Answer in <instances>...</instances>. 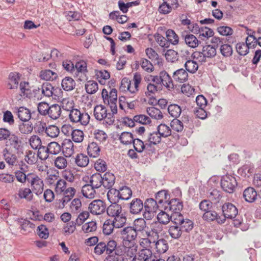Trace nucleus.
Wrapping results in <instances>:
<instances>
[{
    "label": "nucleus",
    "mask_w": 261,
    "mask_h": 261,
    "mask_svg": "<svg viewBox=\"0 0 261 261\" xmlns=\"http://www.w3.org/2000/svg\"><path fill=\"white\" fill-rule=\"evenodd\" d=\"M75 162L79 167H86L89 162V158L83 153L78 154L75 159Z\"/></svg>",
    "instance_id": "obj_43"
},
{
    "label": "nucleus",
    "mask_w": 261,
    "mask_h": 261,
    "mask_svg": "<svg viewBox=\"0 0 261 261\" xmlns=\"http://www.w3.org/2000/svg\"><path fill=\"white\" fill-rule=\"evenodd\" d=\"M18 195L20 199H25L28 201H31L33 197L31 190L28 188L19 189Z\"/></svg>",
    "instance_id": "obj_36"
},
{
    "label": "nucleus",
    "mask_w": 261,
    "mask_h": 261,
    "mask_svg": "<svg viewBox=\"0 0 261 261\" xmlns=\"http://www.w3.org/2000/svg\"><path fill=\"white\" fill-rule=\"evenodd\" d=\"M10 145L12 146L17 152L21 151L22 141L19 137L15 134H12L9 138Z\"/></svg>",
    "instance_id": "obj_21"
},
{
    "label": "nucleus",
    "mask_w": 261,
    "mask_h": 261,
    "mask_svg": "<svg viewBox=\"0 0 261 261\" xmlns=\"http://www.w3.org/2000/svg\"><path fill=\"white\" fill-rule=\"evenodd\" d=\"M19 88L21 92L20 95L21 97L28 98L33 97V94L28 82H21L19 84Z\"/></svg>",
    "instance_id": "obj_24"
},
{
    "label": "nucleus",
    "mask_w": 261,
    "mask_h": 261,
    "mask_svg": "<svg viewBox=\"0 0 261 261\" xmlns=\"http://www.w3.org/2000/svg\"><path fill=\"white\" fill-rule=\"evenodd\" d=\"M133 227L138 233L143 232L147 227L146 222L142 218L136 219L134 221Z\"/></svg>",
    "instance_id": "obj_27"
},
{
    "label": "nucleus",
    "mask_w": 261,
    "mask_h": 261,
    "mask_svg": "<svg viewBox=\"0 0 261 261\" xmlns=\"http://www.w3.org/2000/svg\"><path fill=\"white\" fill-rule=\"evenodd\" d=\"M163 209H160L161 212L157 216L158 222L161 224H167L170 221L173 223L172 214L170 216L166 212L163 211Z\"/></svg>",
    "instance_id": "obj_29"
},
{
    "label": "nucleus",
    "mask_w": 261,
    "mask_h": 261,
    "mask_svg": "<svg viewBox=\"0 0 261 261\" xmlns=\"http://www.w3.org/2000/svg\"><path fill=\"white\" fill-rule=\"evenodd\" d=\"M3 155L6 162L10 165H14L16 161V156L15 154L10 153L7 148L3 151Z\"/></svg>",
    "instance_id": "obj_48"
},
{
    "label": "nucleus",
    "mask_w": 261,
    "mask_h": 261,
    "mask_svg": "<svg viewBox=\"0 0 261 261\" xmlns=\"http://www.w3.org/2000/svg\"><path fill=\"white\" fill-rule=\"evenodd\" d=\"M49 154H58L61 151V145L56 142H51L47 145Z\"/></svg>",
    "instance_id": "obj_52"
},
{
    "label": "nucleus",
    "mask_w": 261,
    "mask_h": 261,
    "mask_svg": "<svg viewBox=\"0 0 261 261\" xmlns=\"http://www.w3.org/2000/svg\"><path fill=\"white\" fill-rule=\"evenodd\" d=\"M60 133L59 128L54 125H49L46 129L45 135L51 138L57 137Z\"/></svg>",
    "instance_id": "obj_56"
},
{
    "label": "nucleus",
    "mask_w": 261,
    "mask_h": 261,
    "mask_svg": "<svg viewBox=\"0 0 261 261\" xmlns=\"http://www.w3.org/2000/svg\"><path fill=\"white\" fill-rule=\"evenodd\" d=\"M170 198V194L167 190H162L158 192L155 195V200L159 204V205L162 206L164 210H167L166 205Z\"/></svg>",
    "instance_id": "obj_12"
},
{
    "label": "nucleus",
    "mask_w": 261,
    "mask_h": 261,
    "mask_svg": "<svg viewBox=\"0 0 261 261\" xmlns=\"http://www.w3.org/2000/svg\"><path fill=\"white\" fill-rule=\"evenodd\" d=\"M147 141L152 143L153 145H156L161 141V136L157 132H153L148 134Z\"/></svg>",
    "instance_id": "obj_50"
},
{
    "label": "nucleus",
    "mask_w": 261,
    "mask_h": 261,
    "mask_svg": "<svg viewBox=\"0 0 261 261\" xmlns=\"http://www.w3.org/2000/svg\"><path fill=\"white\" fill-rule=\"evenodd\" d=\"M202 51L206 58H212L216 56V48L215 46L208 45L203 47Z\"/></svg>",
    "instance_id": "obj_44"
},
{
    "label": "nucleus",
    "mask_w": 261,
    "mask_h": 261,
    "mask_svg": "<svg viewBox=\"0 0 261 261\" xmlns=\"http://www.w3.org/2000/svg\"><path fill=\"white\" fill-rule=\"evenodd\" d=\"M223 215L221 217H224V222L226 219H232L234 218L238 213L237 208L231 203H225L222 206Z\"/></svg>",
    "instance_id": "obj_7"
},
{
    "label": "nucleus",
    "mask_w": 261,
    "mask_h": 261,
    "mask_svg": "<svg viewBox=\"0 0 261 261\" xmlns=\"http://www.w3.org/2000/svg\"><path fill=\"white\" fill-rule=\"evenodd\" d=\"M13 112L22 122H28L32 117L31 111L25 107L15 108Z\"/></svg>",
    "instance_id": "obj_11"
},
{
    "label": "nucleus",
    "mask_w": 261,
    "mask_h": 261,
    "mask_svg": "<svg viewBox=\"0 0 261 261\" xmlns=\"http://www.w3.org/2000/svg\"><path fill=\"white\" fill-rule=\"evenodd\" d=\"M61 150L66 157H70L74 152V145L70 139H64L62 143Z\"/></svg>",
    "instance_id": "obj_15"
},
{
    "label": "nucleus",
    "mask_w": 261,
    "mask_h": 261,
    "mask_svg": "<svg viewBox=\"0 0 261 261\" xmlns=\"http://www.w3.org/2000/svg\"><path fill=\"white\" fill-rule=\"evenodd\" d=\"M120 192L119 196L120 200H127L132 195V191L130 188L127 186H123L118 189Z\"/></svg>",
    "instance_id": "obj_38"
},
{
    "label": "nucleus",
    "mask_w": 261,
    "mask_h": 261,
    "mask_svg": "<svg viewBox=\"0 0 261 261\" xmlns=\"http://www.w3.org/2000/svg\"><path fill=\"white\" fill-rule=\"evenodd\" d=\"M27 122L26 123L24 122H21L18 125V129L21 134H29L33 131V126L32 123L29 121Z\"/></svg>",
    "instance_id": "obj_46"
},
{
    "label": "nucleus",
    "mask_w": 261,
    "mask_h": 261,
    "mask_svg": "<svg viewBox=\"0 0 261 261\" xmlns=\"http://www.w3.org/2000/svg\"><path fill=\"white\" fill-rule=\"evenodd\" d=\"M147 114L152 118L160 120L163 118V115L161 111L155 107H152L147 109Z\"/></svg>",
    "instance_id": "obj_42"
},
{
    "label": "nucleus",
    "mask_w": 261,
    "mask_h": 261,
    "mask_svg": "<svg viewBox=\"0 0 261 261\" xmlns=\"http://www.w3.org/2000/svg\"><path fill=\"white\" fill-rule=\"evenodd\" d=\"M57 76V74L56 72L49 69L41 71L40 73V78L46 81H53Z\"/></svg>",
    "instance_id": "obj_39"
},
{
    "label": "nucleus",
    "mask_w": 261,
    "mask_h": 261,
    "mask_svg": "<svg viewBox=\"0 0 261 261\" xmlns=\"http://www.w3.org/2000/svg\"><path fill=\"white\" fill-rule=\"evenodd\" d=\"M122 210L121 204L118 202L111 203L107 208V214L112 217L117 216L122 213Z\"/></svg>",
    "instance_id": "obj_18"
},
{
    "label": "nucleus",
    "mask_w": 261,
    "mask_h": 261,
    "mask_svg": "<svg viewBox=\"0 0 261 261\" xmlns=\"http://www.w3.org/2000/svg\"><path fill=\"white\" fill-rule=\"evenodd\" d=\"M168 111L169 114L173 117H178L181 113V108L176 104H172L168 106Z\"/></svg>",
    "instance_id": "obj_47"
},
{
    "label": "nucleus",
    "mask_w": 261,
    "mask_h": 261,
    "mask_svg": "<svg viewBox=\"0 0 261 261\" xmlns=\"http://www.w3.org/2000/svg\"><path fill=\"white\" fill-rule=\"evenodd\" d=\"M184 39L185 43L191 48H195L198 46L200 41L193 34H187L186 35H182Z\"/></svg>",
    "instance_id": "obj_22"
},
{
    "label": "nucleus",
    "mask_w": 261,
    "mask_h": 261,
    "mask_svg": "<svg viewBox=\"0 0 261 261\" xmlns=\"http://www.w3.org/2000/svg\"><path fill=\"white\" fill-rule=\"evenodd\" d=\"M172 219L173 223L178 224L182 232H189L194 227L193 222L189 219L185 218L179 212L173 213Z\"/></svg>",
    "instance_id": "obj_4"
},
{
    "label": "nucleus",
    "mask_w": 261,
    "mask_h": 261,
    "mask_svg": "<svg viewBox=\"0 0 261 261\" xmlns=\"http://www.w3.org/2000/svg\"><path fill=\"white\" fill-rule=\"evenodd\" d=\"M71 136L74 142L80 143L84 139V133L80 129H74L72 131Z\"/></svg>",
    "instance_id": "obj_62"
},
{
    "label": "nucleus",
    "mask_w": 261,
    "mask_h": 261,
    "mask_svg": "<svg viewBox=\"0 0 261 261\" xmlns=\"http://www.w3.org/2000/svg\"><path fill=\"white\" fill-rule=\"evenodd\" d=\"M157 131L161 137L166 138L171 135V129L165 124H160L158 126Z\"/></svg>",
    "instance_id": "obj_45"
},
{
    "label": "nucleus",
    "mask_w": 261,
    "mask_h": 261,
    "mask_svg": "<svg viewBox=\"0 0 261 261\" xmlns=\"http://www.w3.org/2000/svg\"><path fill=\"white\" fill-rule=\"evenodd\" d=\"M221 186L225 192L232 193L237 186V182L234 176L230 175H225L221 178Z\"/></svg>",
    "instance_id": "obj_5"
},
{
    "label": "nucleus",
    "mask_w": 261,
    "mask_h": 261,
    "mask_svg": "<svg viewBox=\"0 0 261 261\" xmlns=\"http://www.w3.org/2000/svg\"><path fill=\"white\" fill-rule=\"evenodd\" d=\"M161 84L168 88H173L174 87L171 77L165 71L160 72Z\"/></svg>",
    "instance_id": "obj_33"
},
{
    "label": "nucleus",
    "mask_w": 261,
    "mask_h": 261,
    "mask_svg": "<svg viewBox=\"0 0 261 261\" xmlns=\"http://www.w3.org/2000/svg\"><path fill=\"white\" fill-rule=\"evenodd\" d=\"M122 246L124 247L123 249V251H124L123 254V257H124V253L126 254V255L128 257H132L133 256H134V257L136 256V253L137 251V248H138V246L136 244L133 245L132 246H130L128 247H125L123 246Z\"/></svg>",
    "instance_id": "obj_57"
},
{
    "label": "nucleus",
    "mask_w": 261,
    "mask_h": 261,
    "mask_svg": "<svg viewBox=\"0 0 261 261\" xmlns=\"http://www.w3.org/2000/svg\"><path fill=\"white\" fill-rule=\"evenodd\" d=\"M114 227H115L112 221L110 220H106L103 225V232L106 235L110 234L113 230Z\"/></svg>",
    "instance_id": "obj_61"
},
{
    "label": "nucleus",
    "mask_w": 261,
    "mask_h": 261,
    "mask_svg": "<svg viewBox=\"0 0 261 261\" xmlns=\"http://www.w3.org/2000/svg\"><path fill=\"white\" fill-rule=\"evenodd\" d=\"M165 57L167 61L174 63L178 60V54L173 49H168L165 54Z\"/></svg>",
    "instance_id": "obj_55"
},
{
    "label": "nucleus",
    "mask_w": 261,
    "mask_h": 261,
    "mask_svg": "<svg viewBox=\"0 0 261 261\" xmlns=\"http://www.w3.org/2000/svg\"><path fill=\"white\" fill-rule=\"evenodd\" d=\"M140 64L142 69L147 72H151L154 70L152 63L146 59H141Z\"/></svg>",
    "instance_id": "obj_58"
},
{
    "label": "nucleus",
    "mask_w": 261,
    "mask_h": 261,
    "mask_svg": "<svg viewBox=\"0 0 261 261\" xmlns=\"http://www.w3.org/2000/svg\"><path fill=\"white\" fill-rule=\"evenodd\" d=\"M144 203L140 198H135L128 204L129 212L131 214L138 215L143 210Z\"/></svg>",
    "instance_id": "obj_10"
},
{
    "label": "nucleus",
    "mask_w": 261,
    "mask_h": 261,
    "mask_svg": "<svg viewBox=\"0 0 261 261\" xmlns=\"http://www.w3.org/2000/svg\"><path fill=\"white\" fill-rule=\"evenodd\" d=\"M96 189L89 184H86L82 187V192L83 196L88 198H93L96 194Z\"/></svg>",
    "instance_id": "obj_26"
},
{
    "label": "nucleus",
    "mask_w": 261,
    "mask_h": 261,
    "mask_svg": "<svg viewBox=\"0 0 261 261\" xmlns=\"http://www.w3.org/2000/svg\"><path fill=\"white\" fill-rule=\"evenodd\" d=\"M38 150V156L41 160H46L49 158V153L47 146H41Z\"/></svg>",
    "instance_id": "obj_59"
},
{
    "label": "nucleus",
    "mask_w": 261,
    "mask_h": 261,
    "mask_svg": "<svg viewBox=\"0 0 261 261\" xmlns=\"http://www.w3.org/2000/svg\"><path fill=\"white\" fill-rule=\"evenodd\" d=\"M53 86L48 82L43 83L41 86V95L50 97L52 95Z\"/></svg>",
    "instance_id": "obj_53"
},
{
    "label": "nucleus",
    "mask_w": 261,
    "mask_h": 261,
    "mask_svg": "<svg viewBox=\"0 0 261 261\" xmlns=\"http://www.w3.org/2000/svg\"><path fill=\"white\" fill-rule=\"evenodd\" d=\"M198 34H199V36L201 37V39L204 40V38L208 39L213 36L214 34V32L211 29L204 27L200 28Z\"/></svg>",
    "instance_id": "obj_54"
},
{
    "label": "nucleus",
    "mask_w": 261,
    "mask_h": 261,
    "mask_svg": "<svg viewBox=\"0 0 261 261\" xmlns=\"http://www.w3.org/2000/svg\"><path fill=\"white\" fill-rule=\"evenodd\" d=\"M90 119V117L89 114L83 111L81 112V116L76 119L75 123H80L83 125H86L89 123Z\"/></svg>",
    "instance_id": "obj_60"
},
{
    "label": "nucleus",
    "mask_w": 261,
    "mask_h": 261,
    "mask_svg": "<svg viewBox=\"0 0 261 261\" xmlns=\"http://www.w3.org/2000/svg\"><path fill=\"white\" fill-rule=\"evenodd\" d=\"M89 184L96 189L102 185V178L101 174L96 173L92 175L90 177Z\"/></svg>",
    "instance_id": "obj_25"
},
{
    "label": "nucleus",
    "mask_w": 261,
    "mask_h": 261,
    "mask_svg": "<svg viewBox=\"0 0 261 261\" xmlns=\"http://www.w3.org/2000/svg\"><path fill=\"white\" fill-rule=\"evenodd\" d=\"M86 92L90 94H93L98 90V84L94 81H89L85 84Z\"/></svg>",
    "instance_id": "obj_49"
},
{
    "label": "nucleus",
    "mask_w": 261,
    "mask_h": 261,
    "mask_svg": "<svg viewBox=\"0 0 261 261\" xmlns=\"http://www.w3.org/2000/svg\"><path fill=\"white\" fill-rule=\"evenodd\" d=\"M243 196L246 202L252 203L257 199L258 194L253 188L250 187L245 189Z\"/></svg>",
    "instance_id": "obj_16"
},
{
    "label": "nucleus",
    "mask_w": 261,
    "mask_h": 261,
    "mask_svg": "<svg viewBox=\"0 0 261 261\" xmlns=\"http://www.w3.org/2000/svg\"><path fill=\"white\" fill-rule=\"evenodd\" d=\"M220 52L224 57H230L232 54V48L231 46L229 44H222L221 45Z\"/></svg>",
    "instance_id": "obj_64"
},
{
    "label": "nucleus",
    "mask_w": 261,
    "mask_h": 261,
    "mask_svg": "<svg viewBox=\"0 0 261 261\" xmlns=\"http://www.w3.org/2000/svg\"><path fill=\"white\" fill-rule=\"evenodd\" d=\"M154 243L156 251L159 253H164L168 249L167 241L164 239H161L157 241L155 240Z\"/></svg>",
    "instance_id": "obj_31"
},
{
    "label": "nucleus",
    "mask_w": 261,
    "mask_h": 261,
    "mask_svg": "<svg viewBox=\"0 0 261 261\" xmlns=\"http://www.w3.org/2000/svg\"><path fill=\"white\" fill-rule=\"evenodd\" d=\"M173 225H170L168 229V233L171 238L173 239H178L182 234V231L181 228L178 224L175 223H171Z\"/></svg>",
    "instance_id": "obj_20"
},
{
    "label": "nucleus",
    "mask_w": 261,
    "mask_h": 261,
    "mask_svg": "<svg viewBox=\"0 0 261 261\" xmlns=\"http://www.w3.org/2000/svg\"><path fill=\"white\" fill-rule=\"evenodd\" d=\"M20 79V75L18 73L11 72L8 76L7 88L11 90L17 89Z\"/></svg>",
    "instance_id": "obj_14"
},
{
    "label": "nucleus",
    "mask_w": 261,
    "mask_h": 261,
    "mask_svg": "<svg viewBox=\"0 0 261 261\" xmlns=\"http://www.w3.org/2000/svg\"><path fill=\"white\" fill-rule=\"evenodd\" d=\"M144 212L143 216L147 220H151L154 216L158 210L163 209V206L153 198H148L144 203Z\"/></svg>",
    "instance_id": "obj_2"
},
{
    "label": "nucleus",
    "mask_w": 261,
    "mask_h": 261,
    "mask_svg": "<svg viewBox=\"0 0 261 261\" xmlns=\"http://www.w3.org/2000/svg\"><path fill=\"white\" fill-rule=\"evenodd\" d=\"M167 210L169 209L170 211L174 212V213L179 212L182 209V202L176 198L168 200L167 204Z\"/></svg>",
    "instance_id": "obj_17"
},
{
    "label": "nucleus",
    "mask_w": 261,
    "mask_h": 261,
    "mask_svg": "<svg viewBox=\"0 0 261 261\" xmlns=\"http://www.w3.org/2000/svg\"><path fill=\"white\" fill-rule=\"evenodd\" d=\"M135 150L139 153H141L145 150L144 142L138 138L134 139L133 142Z\"/></svg>",
    "instance_id": "obj_63"
},
{
    "label": "nucleus",
    "mask_w": 261,
    "mask_h": 261,
    "mask_svg": "<svg viewBox=\"0 0 261 261\" xmlns=\"http://www.w3.org/2000/svg\"><path fill=\"white\" fill-rule=\"evenodd\" d=\"M75 86V82L70 77H65L62 81V87L65 91H71L74 88Z\"/></svg>",
    "instance_id": "obj_35"
},
{
    "label": "nucleus",
    "mask_w": 261,
    "mask_h": 261,
    "mask_svg": "<svg viewBox=\"0 0 261 261\" xmlns=\"http://www.w3.org/2000/svg\"><path fill=\"white\" fill-rule=\"evenodd\" d=\"M186 59L187 60L185 63L184 66L187 71L191 73H195L198 69L197 63L196 61L191 60L190 58L188 59L186 58Z\"/></svg>",
    "instance_id": "obj_37"
},
{
    "label": "nucleus",
    "mask_w": 261,
    "mask_h": 261,
    "mask_svg": "<svg viewBox=\"0 0 261 261\" xmlns=\"http://www.w3.org/2000/svg\"><path fill=\"white\" fill-rule=\"evenodd\" d=\"M166 36L169 43L173 45H176L178 43V36L173 30L168 29L166 32Z\"/></svg>",
    "instance_id": "obj_40"
},
{
    "label": "nucleus",
    "mask_w": 261,
    "mask_h": 261,
    "mask_svg": "<svg viewBox=\"0 0 261 261\" xmlns=\"http://www.w3.org/2000/svg\"><path fill=\"white\" fill-rule=\"evenodd\" d=\"M236 48L237 53L241 56H245L249 52L248 46L245 42H239L236 45Z\"/></svg>",
    "instance_id": "obj_51"
},
{
    "label": "nucleus",
    "mask_w": 261,
    "mask_h": 261,
    "mask_svg": "<svg viewBox=\"0 0 261 261\" xmlns=\"http://www.w3.org/2000/svg\"><path fill=\"white\" fill-rule=\"evenodd\" d=\"M28 182L30 183L32 191L36 195L41 194L43 191V180L37 175L32 174L31 177L28 179Z\"/></svg>",
    "instance_id": "obj_6"
},
{
    "label": "nucleus",
    "mask_w": 261,
    "mask_h": 261,
    "mask_svg": "<svg viewBox=\"0 0 261 261\" xmlns=\"http://www.w3.org/2000/svg\"><path fill=\"white\" fill-rule=\"evenodd\" d=\"M102 178V186L108 189L112 188L115 182V175L112 173L106 172Z\"/></svg>",
    "instance_id": "obj_19"
},
{
    "label": "nucleus",
    "mask_w": 261,
    "mask_h": 261,
    "mask_svg": "<svg viewBox=\"0 0 261 261\" xmlns=\"http://www.w3.org/2000/svg\"><path fill=\"white\" fill-rule=\"evenodd\" d=\"M100 148L95 142L90 143L87 148L88 155L93 158H97L100 153Z\"/></svg>",
    "instance_id": "obj_34"
},
{
    "label": "nucleus",
    "mask_w": 261,
    "mask_h": 261,
    "mask_svg": "<svg viewBox=\"0 0 261 261\" xmlns=\"http://www.w3.org/2000/svg\"><path fill=\"white\" fill-rule=\"evenodd\" d=\"M123 247L117 246L114 240H110L105 242H98L94 247V253L98 255L102 254L105 252L108 254L104 261H124Z\"/></svg>",
    "instance_id": "obj_1"
},
{
    "label": "nucleus",
    "mask_w": 261,
    "mask_h": 261,
    "mask_svg": "<svg viewBox=\"0 0 261 261\" xmlns=\"http://www.w3.org/2000/svg\"><path fill=\"white\" fill-rule=\"evenodd\" d=\"M119 190L115 188H110L107 193V197L111 203L118 202L120 200Z\"/></svg>",
    "instance_id": "obj_32"
},
{
    "label": "nucleus",
    "mask_w": 261,
    "mask_h": 261,
    "mask_svg": "<svg viewBox=\"0 0 261 261\" xmlns=\"http://www.w3.org/2000/svg\"><path fill=\"white\" fill-rule=\"evenodd\" d=\"M121 234L124 240H126L129 242L134 241L137 238L138 232L133 226H127L123 228L121 230Z\"/></svg>",
    "instance_id": "obj_13"
},
{
    "label": "nucleus",
    "mask_w": 261,
    "mask_h": 261,
    "mask_svg": "<svg viewBox=\"0 0 261 261\" xmlns=\"http://www.w3.org/2000/svg\"><path fill=\"white\" fill-rule=\"evenodd\" d=\"M188 73L186 70L181 68L175 71L173 74V77L175 81L184 83L188 79Z\"/></svg>",
    "instance_id": "obj_28"
},
{
    "label": "nucleus",
    "mask_w": 261,
    "mask_h": 261,
    "mask_svg": "<svg viewBox=\"0 0 261 261\" xmlns=\"http://www.w3.org/2000/svg\"><path fill=\"white\" fill-rule=\"evenodd\" d=\"M61 114V107L57 104H54L50 106L47 116L52 119L56 120L59 118Z\"/></svg>",
    "instance_id": "obj_23"
},
{
    "label": "nucleus",
    "mask_w": 261,
    "mask_h": 261,
    "mask_svg": "<svg viewBox=\"0 0 261 261\" xmlns=\"http://www.w3.org/2000/svg\"><path fill=\"white\" fill-rule=\"evenodd\" d=\"M202 219L208 222H211L216 221L218 224H223L224 223V217L220 216L216 212L213 211L212 209L205 212L202 215Z\"/></svg>",
    "instance_id": "obj_9"
},
{
    "label": "nucleus",
    "mask_w": 261,
    "mask_h": 261,
    "mask_svg": "<svg viewBox=\"0 0 261 261\" xmlns=\"http://www.w3.org/2000/svg\"><path fill=\"white\" fill-rule=\"evenodd\" d=\"M94 116L97 120H103L106 124L109 125L113 124L115 117L111 113H108L106 108L101 105H97L94 109Z\"/></svg>",
    "instance_id": "obj_3"
},
{
    "label": "nucleus",
    "mask_w": 261,
    "mask_h": 261,
    "mask_svg": "<svg viewBox=\"0 0 261 261\" xmlns=\"http://www.w3.org/2000/svg\"><path fill=\"white\" fill-rule=\"evenodd\" d=\"M112 221L116 228H120L123 227L126 222V217L125 213H121L117 216L114 217Z\"/></svg>",
    "instance_id": "obj_41"
},
{
    "label": "nucleus",
    "mask_w": 261,
    "mask_h": 261,
    "mask_svg": "<svg viewBox=\"0 0 261 261\" xmlns=\"http://www.w3.org/2000/svg\"><path fill=\"white\" fill-rule=\"evenodd\" d=\"M117 136L120 142L124 145L130 144L134 139L133 135L127 132H124L120 135L118 134Z\"/></svg>",
    "instance_id": "obj_30"
},
{
    "label": "nucleus",
    "mask_w": 261,
    "mask_h": 261,
    "mask_svg": "<svg viewBox=\"0 0 261 261\" xmlns=\"http://www.w3.org/2000/svg\"><path fill=\"white\" fill-rule=\"evenodd\" d=\"M88 208L91 214L98 215L105 212L106 205L103 201L95 200L89 204Z\"/></svg>",
    "instance_id": "obj_8"
}]
</instances>
